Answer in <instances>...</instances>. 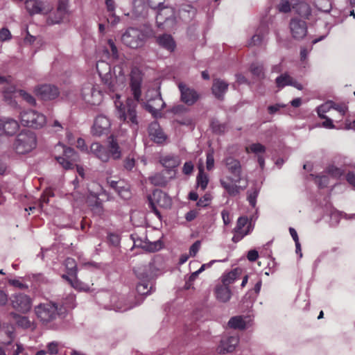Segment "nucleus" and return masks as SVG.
I'll list each match as a JSON object with an SVG mask.
<instances>
[{
    "label": "nucleus",
    "instance_id": "nucleus-60",
    "mask_svg": "<svg viewBox=\"0 0 355 355\" xmlns=\"http://www.w3.org/2000/svg\"><path fill=\"white\" fill-rule=\"evenodd\" d=\"M69 276V275L68 274L67 275H62V277L63 279H66L70 284V285L72 287L78 289V288L79 282L77 279V276L76 277V278L75 277H71V278H70Z\"/></svg>",
    "mask_w": 355,
    "mask_h": 355
},
{
    "label": "nucleus",
    "instance_id": "nucleus-13",
    "mask_svg": "<svg viewBox=\"0 0 355 355\" xmlns=\"http://www.w3.org/2000/svg\"><path fill=\"white\" fill-rule=\"evenodd\" d=\"M232 232L234 236L232 240L234 243L239 242L244 238V236L250 234V225H248V217H239L237 220L235 227L232 230Z\"/></svg>",
    "mask_w": 355,
    "mask_h": 355
},
{
    "label": "nucleus",
    "instance_id": "nucleus-3",
    "mask_svg": "<svg viewBox=\"0 0 355 355\" xmlns=\"http://www.w3.org/2000/svg\"><path fill=\"white\" fill-rule=\"evenodd\" d=\"M154 34L153 29L148 26L142 28L130 27L121 35V40L126 46L137 49L141 47L147 38L153 37Z\"/></svg>",
    "mask_w": 355,
    "mask_h": 355
},
{
    "label": "nucleus",
    "instance_id": "nucleus-24",
    "mask_svg": "<svg viewBox=\"0 0 355 355\" xmlns=\"http://www.w3.org/2000/svg\"><path fill=\"white\" fill-rule=\"evenodd\" d=\"M89 153L103 162H107L110 159V153L107 147L98 142H94L91 144Z\"/></svg>",
    "mask_w": 355,
    "mask_h": 355
},
{
    "label": "nucleus",
    "instance_id": "nucleus-59",
    "mask_svg": "<svg viewBox=\"0 0 355 355\" xmlns=\"http://www.w3.org/2000/svg\"><path fill=\"white\" fill-rule=\"evenodd\" d=\"M225 125L224 124H220L218 121H213L211 123V128L214 132L216 133H222L225 130Z\"/></svg>",
    "mask_w": 355,
    "mask_h": 355
},
{
    "label": "nucleus",
    "instance_id": "nucleus-64",
    "mask_svg": "<svg viewBox=\"0 0 355 355\" xmlns=\"http://www.w3.org/2000/svg\"><path fill=\"white\" fill-rule=\"evenodd\" d=\"M345 179L350 185L355 187V173L354 172H347L345 175Z\"/></svg>",
    "mask_w": 355,
    "mask_h": 355
},
{
    "label": "nucleus",
    "instance_id": "nucleus-40",
    "mask_svg": "<svg viewBox=\"0 0 355 355\" xmlns=\"http://www.w3.org/2000/svg\"><path fill=\"white\" fill-rule=\"evenodd\" d=\"M245 151L248 153H252L255 154L257 156L263 155L266 151V148L263 145L256 143L252 144L245 148Z\"/></svg>",
    "mask_w": 355,
    "mask_h": 355
},
{
    "label": "nucleus",
    "instance_id": "nucleus-57",
    "mask_svg": "<svg viewBox=\"0 0 355 355\" xmlns=\"http://www.w3.org/2000/svg\"><path fill=\"white\" fill-rule=\"evenodd\" d=\"M107 43L110 48L112 58L114 60L119 59V56L118 49H117V47L116 46L114 41L112 40H109Z\"/></svg>",
    "mask_w": 355,
    "mask_h": 355
},
{
    "label": "nucleus",
    "instance_id": "nucleus-50",
    "mask_svg": "<svg viewBox=\"0 0 355 355\" xmlns=\"http://www.w3.org/2000/svg\"><path fill=\"white\" fill-rule=\"evenodd\" d=\"M34 205H31L28 208H25V211H30L32 214L35 212V210L43 209L44 205L47 204L49 201H34Z\"/></svg>",
    "mask_w": 355,
    "mask_h": 355
},
{
    "label": "nucleus",
    "instance_id": "nucleus-48",
    "mask_svg": "<svg viewBox=\"0 0 355 355\" xmlns=\"http://www.w3.org/2000/svg\"><path fill=\"white\" fill-rule=\"evenodd\" d=\"M279 12L287 13L291 10L292 4L288 0H281L277 6Z\"/></svg>",
    "mask_w": 355,
    "mask_h": 355
},
{
    "label": "nucleus",
    "instance_id": "nucleus-36",
    "mask_svg": "<svg viewBox=\"0 0 355 355\" xmlns=\"http://www.w3.org/2000/svg\"><path fill=\"white\" fill-rule=\"evenodd\" d=\"M199 173L197 176V184L202 190L205 189L209 182L208 175L204 172L202 165L198 166Z\"/></svg>",
    "mask_w": 355,
    "mask_h": 355
},
{
    "label": "nucleus",
    "instance_id": "nucleus-25",
    "mask_svg": "<svg viewBox=\"0 0 355 355\" xmlns=\"http://www.w3.org/2000/svg\"><path fill=\"white\" fill-rule=\"evenodd\" d=\"M148 133L151 139L157 144H162L166 139L159 123L155 121L149 125Z\"/></svg>",
    "mask_w": 355,
    "mask_h": 355
},
{
    "label": "nucleus",
    "instance_id": "nucleus-8",
    "mask_svg": "<svg viewBox=\"0 0 355 355\" xmlns=\"http://www.w3.org/2000/svg\"><path fill=\"white\" fill-rule=\"evenodd\" d=\"M35 311L37 318L45 323L54 320L60 313L57 304L51 302L39 304Z\"/></svg>",
    "mask_w": 355,
    "mask_h": 355
},
{
    "label": "nucleus",
    "instance_id": "nucleus-47",
    "mask_svg": "<svg viewBox=\"0 0 355 355\" xmlns=\"http://www.w3.org/2000/svg\"><path fill=\"white\" fill-rule=\"evenodd\" d=\"M137 291L139 294L144 295L151 293L153 287L148 288V283H139L137 286Z\"/></svg>",
    "mask_w": 355,
    "mask_h": 355
},
{
    "label": "nucleus",
    "instance_id": "nucleus-53",
    "mask_svg": "<svg viewBox=\"0 0 355 355\" xmlns=\"http://www.w3.org/2000/svg\"><path fill=\"white\" fill-rule=\"evenodd\" d=\"M8 284L21 290H26L28 286L21 282L19 279H8Z\"/></svg>",
    "mask_w": 355,
    "mask_h": 355
},
{
    "label": "nucleus",
    "instance_id": "nucleus-26",
    "mask_svg": "<svg viewBox=\"0 0 355 355\" xmlns=\"http://www.w3.org/2000/svg\"><path fill=\"white\" fill-rule=\"evenodd\" d=\"M171 201H148V209L159 219L162 217L160 209L167 210L171 209Z\"/></svg>",
    "mask_w": 355,
    "mask_h": 355
},
{
    "label": "nucleus",
    "instance_id": "nucleus-31",
    "mask_svg": "<svg viewBox=\"0 0 355 355\" xmlns=\"http://www.w3.org/2000/svg\"><path fill=\"white\" fill-rule=\"evenodd\" d=\"M268 33L267 28L266 27H259L255 34L251 37L248 44L249 46H259L261 45L266 35Z\"/></svg>",
    "mask_w": 355,
    "mask_h": 355
},
{
    "label": "nucleus",
    "instance_id": "nucleus-9",
    "mask_svg": "<svg viewBox=\"0 0 355 355\" xmlns=\"http://www.w3.org/2000/svg\"><path fill=\"white\" fill-rule=\"evenodd\" d=\"M55 151H62V155H55L57 162L64 168L70 169L72 168L73 163L77 161L78 155L73 148L65 147L61 144H58L55 148Z\"/></svg>",
    "mask_w": 355,
    "mask_h": 355
},
{
    "label": "nucleus",
    "instance_id": "nucleus-23",
    "mask_svg": "<svg viewBox=\"0 0 355 355\" xmlns=\"http://www.w3.org/2000/svg\"><path fill=\"white\" fill-rule=\"evenodd\" d=\"M239 342L238 336H229L223 338L218 347V352L220 354L232 352L239 344Z\"/></svg>",
    "mask_w": 355,
    "mask_h": 355
},
{
    "label": "nucleus",
    "instance_id": "nucleus-18",
    "mask_svg": "<svg viewBox=\"0 0 355 355\" xmlns=\"http://www.w3.org/2000/svg\"><path fill=\"white\" fill-rule=\"evenodd\" d=\"M224 162L227 169L232 174L233 180L235 182H241L242 178L241 165L240 162L232 157H228L225 158Z\"/></svg>",
    "mask_w": 355,
    "mask_h": 355
},
{
    "label": "nucleus",
    "instance_id": "nucleus-16",
    "mask_svg": "<svg viewBox=\"0 0 355 355\" xmlns=\"http://www.w3.org/2000/svg\"><path fill=\"white\" fill-rule=\"evenodd\" d=\"M35 94L42 100H51L59 95L57 87L52 85H42L35 88Z\"/></svg>",
    "mask_w": 355,
    "mask_h": 355
},
{
    "label": "nucleus",
    "instance_id": "nucleus-63",
    "mask_svg": "<svg viewBox=\"0 0 355 355\" xmlns=\"http://www.w3.org/2000/svg\"><path fill=\"white\" fill-rule=\"evenodd\" d=\"M200 247V241H196L189 249L190 255L192 257H195L197 252H198Z\"/></svg>",
    "mask_w": 355,
    "mask_h": 355
},
{
    "label": "nucleus",
    "instance_id": "nucleus-2",
    "mask_svg": "<svg viewBox=\"0 0 355 355\" xmlns=\"http://www.w3.org/2000/svg\"><path fill=\"white\" fill-rule=\"evenodd\" d=\"M96 71L102 83L112 92L123 89L126 82L128 64L122 60L113 69L105 61L96 62Z\"/></svg>",
    "mask_w": 355,
    "mask_h": 355
},
{
    "label": "nucleus",
    "instance_id": "nucleus-61",
    "mask_svg": "<svg viewBox=\"0 0 355 355\" xmlns=\"http://www.w3.org/2000/svg\"><path fill=\"white\" fill-rule=\"evenodd\" d=\"M135 165V161L133 157H128L124 160L123 166L128 171H131Z\"/></svg>",
    "mask_w": 355,
    "mask_h": 355
},
{
    "label": "nucleus",
    "instance_id": "nucleus-45",
    "mask_svg": "<svg viewBox=\"0 0 355 355\" xmlns=\"http://www.w3.org/2000/svg\"><path fill=\"white\" fill-rule=\"evenodd\" d=\"M19 96L24 100L27 103L31 105H35L36 101L35 98L29 93L26 92L24 90L20 89L19 90Z\"/></svg>",
    "mask_w": 355,
    "mask_h": 355
},
{
    "label": "nucleus",
    "instance_id": "nucleus-19",
    "mask_svg": "<svg viewBox=\"0 0 355 355\" xmlns=\"http://www.w3.org/2000/svg\"><path fill=\"white\" fill-rule=\"evenodd\" d=\"M220 184L223 188L232 197L236 196L240 190L245 189L248 184L245 180L242 179L241 182H235L233 178L231 181L220 180Z\"/></svg>",
    "mask_w": 355,
    "mask_h": 355
},
{
    "label": "nucleus",
    "instance_id": "nucleus-44",
    "mask_svg": "<svg viewBox=\"0 0 355 355\" xmlns=\"http://www.w3.org/2000/svg\"><path fill=\"white\" fill-rule=\"evenodd\" d=\"M15 92V87L13 85H8L3 88V93L5 100L9 103H12V94Z\"/></svg>",
    "mask_w": 355,
    "mask_h": 355
},
{
    "label": "nucleus",
    "instance_id": "nucleus-10",
    "mask_svg": "<svg viewBox=\"0 0 355 355\" xmlns=\"http://www.w3.org/2000/svg\"><path fill=\"white\" fill-rule=\"evenodd\" d=\"M10 300L12 307L19 312L26 313L31 309L32 300L26 294L21 293L13 294Z\"/></svg>",
    "mask_w": 355,
    "mask_h": 355
},
{
    "label": "nucleus",
    "instance_id": "nucleus-41",
    "mask_svg": "<svg viewBox=\"0 0 355 355\" xmlns=\"http://www.w3.org/2000/svg\"><path fill=\"white\" fill-rule=\"evenodd\" d=\"M251 73L259 78H264L263 66L259 63H252L250 67Z\"/></svg>",
    "mask_w": 355,
    "mask_h": 355
},
{
    "label": "nucleus",
    "instance_id": "nucleus-11",
    "mask_svg": "<svg viewBox=\"0 0 355 355\" xmlns=\"http://www.w3.org/2000/svg\"><path fill=\"white\" fill-rule=\"evenodd\" d=\"M155 96L144 103V107L155 118L161 116V110L165 107L161 94L157 91H153Z\"/></svg>",
    "mask_w": 355,
    "mask_h": 355
},
{
    "label": "nucleus",
    "instance_id": "nucleus-52",
    "mask_svg": "<svg viewBox=\"0 0 355 355\" xmlns=\"http://www.w3.org/2000/svg\"><path fill=\"white\" fill-rule=\"evenodd\" d=\"M214 166V157L213 150L207 153L206 168L208 171H211Z\"/></svg>",
    "mask_w": 355,
    "mask_h": 355
},
{
    "label": "nucleus",
    "instance_id": "nucleus-21",
    "mask_svg": "<svg viewBox=\"0 0 355 355\" xmlns=\"http://www.w3.org/2000/svg\"><path fill=\"white\" fill-rule=\"evenodd\" d=\"M275 84L279 89H282L286 86H293L298 90H302V84L293 79L288 73H284L277 76L275 79Z\"/></svg>",
    "mask_w": 355,
    "mask_h": 355
},
{
    "label": "nucleus",
    "instance_id": "nucleus-62",
    "mask_svg": "<svg viewBox=\"0 0 355 355\" xmlns=\"http://www.w3.org/2000/svg\"><path fill=\"white\" fill-rule=\"evenodd\" d=\"M49 126L56 132L63 130L62 124L58 120H54L52 123H49Z\"/></svg>",
    "mask_w": 355,
    "mask_h": 355
},
{
    "label": "nucleus",
    "instance_id": "nucleus-33",
    "mask_svg": "<svg viewBox=\"0 0 355 355\" xmlns=\"http://www.w3.org/2000/svg\"><path fill=\"white\" fill-rule=\"evenodd\" d=\"M242 270L239 268H236L229 272L228 273L223 275L222 282L223 284L229 286L230 284H232L236 279L241 275Z\"/></svg>",
    "mask_w": 355,
    "mask_h": 355
},
{
    "label": "nucleus",
    "instance_id": "nucleus-5",
    "mask_svg": "<svg viewBox=\"0 0 355 355\" xmlns=\"http://www.w3.org/2000/svg\"><path fill=\"white\" fill-rule=\"evenodd\" d=\"M20 121L22 125L33 129H41L46 123V116L35 110H24L20 113Z\"/></svg>",
    "mask_w": 355,
    "mask_h": 355
},
{
    "label": "nucleus",
    "instance_id": "nucleus-42",
    "mask_svg": "<svg viewBox=\"0 0 355 355\" xmlns=\"http://www.w3.org/2000/svg\"><path fill=\"white\" fill-rule=\"evenodd\" d=\"M12 315L13 318L15 319L18 326L21 327L22 328L24 329H28L31 327V322L27 317L19 315L16 313H12Z\"/></svg>",
    "mask_w": 355,
    "mask_h": 355
},
{
    "label": "nucleus",
    "instance_id": "nucleus-27",
    "mask_svg": "<svg viewBox=\"0 0 355 355\" xmlns=\"http://www.w3.org/2000/svg\"><path fill=\"white\" fill-rule=\"evenodd\" d=\"M157 43L164 49L172 52L175 50L176 44L171 35L162 34L157 37Z\"/></svg>",
    "mask_w": 355,
    "mask_h": 355
},
{
    "label": "nucleus",
    "instance_id": "nucleus-22",
    "mask_svg": "<svg viewBox=\"0 0 355 355\" xmlns=\"http://www.w3.org/2000/svg\"><path fill=\"white\" fill-rule=\"evenodd\" d=\"M19 125L17 121L9 118L3 117L0 119V129L7 135H13L19 130Z\"/></svg>",
    "mask_w": 355,
    "mask_h": 355
},
{
    "label": "nucleus",
    "instance_id": "nucleus-7",
    "mask_svg": "<svg viewBox=\"0 0 355 355\" xmlns=\"http://www.w3.org/2000/svg\"><path fill=\"white\" fill-rule=\"evenodd\" d=\"M83 100L91 105H98L103 100V93L98 85L91 83H85L81 89Z\"/></svg>",
    "mask_w": 355,
    "mask_h": 355
},
{
    "label": "nucleus",
    "instance_id": "nucleus-28",
    "mask_svg": "<svg viewBox=\"0 0 355 355\" xmlns=\"http://www.w3.org/2000/svg\"><path fill=\"white\" fill-rule=\"evenodd\" d=\"M228 88V84L223 80L214 79L212 85V93L218 99H222Z\"/></svg>",
    "mask_w": 355,
    "mask_h": 355
},
{
    "label": "nucleus",
    "instance_id": "nucleus-17",
    "mask_svg": "<svg viewBox=\"0 0 355 355\" xmlns=\"http://www.w3.org/2000/svg\"><path fill=\"white\" fill-rule=\"evenodd\" d=\"M290 30L293 38L302 40L307 33L306 23L302 19H292L290 22Z\"/></svg>",
    "mask_w": 355,
    "mask_h": 355
},
{
    "label": "nucleus",
    "instance_id": "nucleus-34",
    "mask_svg": "<svg viewBox=\"0 0 355 355\" xmlns=\"http://www.w3.org/2000/svg\"><path fill=\"white\" fill-rule=\"evenodd\" d=\"M110 153V158L113 159H119L121 157V151L118 143L112 138L107 147Z\"/></svg>",
    "mask_w": 355,
    "mask_h": 355
},
{
    "label": "nucleus",
    "instance_id": "nucleus-46",
    "mask_svg": "<svg viewBox=\"0 0 355 355\" xmlns=\"http://www.w3.org/2000/svg\"><path fill=\"white\" fill-rule=\"evenodd\" d=\"M162 247V243L161 241H157L155 242L146 243L144 246L145 249L151 252H154L160 250Z\"/></svg>",
    "mask_w": 355,
    "mask_h": 355
},
{
    "label": "nucleus",
    "instance_id": "nucleus-37",
    "mask_svg": "<svg viewBox=\"0 0 355 355\" xmlns=\"http://www.w3.org/2000/svg\"><path fill=\"white\" fill-rule=\"evenodd\" d=\"M325 172L332 178L340 179L345 175V169L337 167L332 164L326 168Z\"/></svg>",
    "mask_w": 355,
    "mask_h": 355
},
{
    "label": "nucleus",
    "instance_id": "nucleus-54",
    "mask_svg": "<svg viewBox=\"0 0 355 355\" xmlns=\"http://www.w3.org/2000/svg\"><path fill=\"white\" fill-rule=\"evenodd\" d=\"M107 13V16H106L107 21L112 26H114L119 22L120 18H119V17H118L115 15V11L108 12Z\"/></svg>",
    "mask_w": 355,
    "mask_h": 355
},
{
    "label": "nucleus",
    "instance_id": "nucleus-39",
    "mask_svg": "<svg viewBox=\"0 0 355 355\" xmlns=\"http://www.w3.org/2000/svg\"><path fill=\"white\" fill-rule=\"evenodd\" d=\"M312 178H313L315 183L318 185L319 188H324L328 186L329 184V178L327 174H320L318 175H311Z\"/></svg>",
    "mask_w": 355,
    "mask_h": 355
},
{
    "label": "nucleus",
    "instance_id": "nucleus-29",
    "mask_svg": "<svg viewBox=\"0 0 355 355\" xmlns=\"http://www.w3.org/2000/svg\"><path fill=\"white\" fill-rule=\"evenodd\" d=\"M160 163L165 168L172 170L180 164L181 160L178 155H167L160 159Z\"/></svg>",
    "mask_w": 355,
    "mask_h": 355
},
{
    "label": "nucleus",
    "instance_id": "nucleus-4",
    "mask_svg": "<svg viewBox=\"0 0 355 355\" xmlns=\"http://www.w3.org/2000/svg\"><path fill=\"white\" fill-rule=\"evenodd\" d=\"M37 146V137L35 132L31 130H23L17 135L13 148L18 154L24 155L30 153Z\"/></svg>",
    "mask_w": 355,
    "mask_h": 355
},
{
    "label": "nucleus",
    "instance_id": "nucleus-12",
    "mask_svg": "<svg viewBox=\"0 0 355 355\" xmlns=\"http://www.w3.org/2000/svg\"><path fill=\"white\" fill-rule=\"evenodd\" d=\"M25 8L28 13L33 16L35 15H47L53 7L40 0H26Z\"/></svg>",
    "mask_w": 355,
    "mask_h": 355
},
{
    "label": "nucleus",
    "instance_id": "nucleus-15",
    "mask_svg": "<svg viewBox=\"0 0 355 355\" xmlns=\"http://www.w3.org/2000/svg\"><path fill=\"white\" fill-rule=\"evenodd\" d=\"M338 112L341 121L347 111V107L345 105H338L332 101H327L317 107V113L320 118H326L325 114L331 110Z\"/></svg>",
    "mask_w": 355,
    "mask_h": 355
},
{
    "label": "nucleus",
    "instance_id": "nucleus-38",
    "mask_svg": "<svg viewBox=\"0 0 355 355\" xmlns=\"http://www.w3.org/2000/svg\"><path fill=\"white\" fill-rule=\"evenodd\" d=\"M64 265L69 275L72 277L77 276V264L74 259L68 257L64 261Z\"/></svg>",
    "mask_w": 355,
    "mask_h": 355
},
{
    "label": "nucleus",
    "instance_id": "nucleus-32",
    "mask_svg": "<svg viewBox=\"0 0 355 355\" xmlns=\"http://www.w3.org/2000/svg\"><path fill=\"white\" fill-rule=\"evenodd\" d=\"M292 8L296 13L302 17H308L311 15V8L309 5L304 1L293 3Z\"/></svg>",
    "mask_w": 355,
    "mask_h": 355
},
{
    "label": "nucleus",
    "instance_id": "nucleus-35",
    "mask_svg": "<svg viewBox=\"0 0 355 355\" xmlns=\"http://www.w3.org/2000/svg\"><path fill=\"white\" fill-rule=\"evenodd\" d=\"M228 326L234 329L243 330L246 327V322L242 316H234L229 320Z\"/></svg>",
    "mask_w": 355,
    "mask_h": 355
},
{
    "label": "nucleus",
    "instance_id": "nucleus-43",
    "mask_svg": "<svg viewBox=\"0 0 355 355\" xmlns=\"http://www.w3.org/2000/svg\"><path fill=\"white\" fill-rule=\"evenodd\" d=\"M90 210L94 214L101 215L103 212V207L101 201H89Z\"/></svg>",
    "mask_w": 355,
    "mask_h": 355
},
{
    "label": "nucleus",
    "instance_id": "nucleus-58",
    "mask_svg": "<svg viewBox=\"0 0 355 355\" xmlns=\"http://www.w3.org/2000/svg\"><path fill=\"white\" fill-rule=\"evenodd\" d=\"M8 337L9 338L10 340L6 344V351L8 352V355H10V347L11 348H14V345H12V342L14 339V331H13V327H11V330L8 329L6 332Z\"/></svg>",
    "mask_w": 355,
    "mask_h": 355
},
{
    "label": "nucleus",
    "instance_id": "nucleus-20",
    "mask_svg": "<svg viewBox=\"0 0 355 355\" xmlns=\"http://www.w3.org/2000/svg\"><path fill=\"white\" fill-rule=\"evenodd\" d=\"M110 121L107 116L104 115L98 116L92 127L93 135L99 137L106 134L110 128Z\"/></svg>",
    "mask_w": 355,
    "mask_h": 355
},
{
    "label": "nucleus",
    "instance_id": "nucleus-49",
    "mask_svg": "<svg viewBox=\"0 0 355 355\" xmlns=\"http://www.w3.org/2000/svg\"><path fill=\"white\" fill-rule=\"evenodd\" d=\"M150 180L155 185H163L166 182L165 178L161 173H156L151 176Z\"/></svg>",
    "mask_w": 355,
    "mask_h": 355
},
{
    "label": "nucleus",
    "instance_id": "nucleus-6",
    "mask_svg": "<svg viewBox=\"0 0 355 355\" xmlns=\"http://www.w3.org/2000/svg\"><path fill=\"white\" fill-rule=\"evenodd\" d=\"M156 23L159 28L166 30H172L176 24L175 10L172 7L162 6L158 8L156 16Z\"/></svg>",
    "mask_w": 355,
    "mask_h": 355
},
{
    "label": "nucleus",
    "instance_id": "nucleus-55",
    "mask_svg": "<svg viewBox=\"0 0 355 355\" xmlns=\"http://www.w3.org/2000/svg\"><path fill=\"white\" fill-rule=\"evenodd\" d=\"M12 38V35L7 28H2L0 30V41L6 42Z\"/></svg>",
    "mask_w": 355,
    "mask_h": 355
},
{
    "label": "nucleus",
    "instance_id": "nucleus-56",
    "mask_svg": "<svg viewBox=\"0 0 355 355\" xmlns=\"http://www.w3.org/2000/svg\"><path fill=\"white\" fill-rule=\"evenodd\" d=\"M58 343L53 341L47 345V353L51 355L57 354L58 353Z\"/></svg>",
    "mask_w": 355,
    "mask_h": 355
},
{
    "label": "nucleus",
    "instance_id": "nucleus-1",
    "mask_svg": "<svg viewBox=\"0 0 355 355\" xmlns=\"http://www.w3.org/2000/svg\"><path fill=\"white\" fill-rule=\"evenodd\" d=\"M143 75L141 70L137 67L132 69L130 73V88L134 99L128 98L125 104L120 101V95L115 94L113 98L118 119L136 130L138 125V117L136 111L137 103L141 96V83Z\"/></svg>",
    "mask_w": 355,
    "mask_h": 355
},
{
    "label": "nucleus",
    "instance_id": "nucleus-51",
    "mask_svg": "<svg viewBox=\"0 0 355 355\" xmlns=\"http://www.w3.org/2000/svg\"><path fill=\"white\" fill-rule=\"evenodd\" d=\"M166 194L160 189H155L153 193L148 197V200H167Z\"/></svg>",
    "mask_w": 355,
    "mask_h": 355
},
{
    "label": "nucleus",
    "instance_id": "nucleus-14",
    "mask_svg": "<svg viewBox=\"0 0 355 355\" xmlns=\"http://www.w3.org/2000/svg\"><path fill=\"white\" fill-rule=\"evenodd\" d=\"M180 92V100L187 105H194L200 98L199 94L193 88L189 87L183 83L178 84Z\"/></svg>",
    "mask_w": 355,
    "mask_h": 355
},
{
    "label": "nucleus",
    "instance_id": "nucleus-30",
    "mask_svg": "<svg viewBox=\"0 0 355 355\" xmlns=\"http://www.w3.org/2000/svg\"><path fill=\"white\" fill-rule=\"evenodd\" d=\"M231 291L229 286L222 284L218 285L215 288V295L217 300L222 302H226L229 301L231 297Z\"/></svg>",
    "mask_w": 355,
    "mask_h": 355
}]
</instances>
